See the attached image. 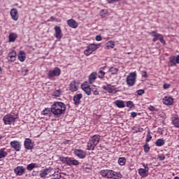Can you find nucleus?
Returning <instances> with one entry per match:
<instances>
[{
  "mask_svg": "<svg viewBox=\"0 0 179 179\" xmlns=\"http://www.w3.org/2000/svg\"><path fill=\"white\" fill-rule=\"evenodd\" d=\"M51 111L55 117H59L62 115V114H65V111H66V105L64 103V102H55L50 108H46L45 111Z\"/></svg>",
  "mask_w": 179,
  "mask_h": 179,
  "instance_id": "obj_1",
  "label": "nucleus"
},
{
  "mask_svg": "<svg viewBox=\"0 0 179 179\" xmlns=\"http://www.w3.org/2000/svg\"><path fill=\"white\" fill-rule=\"evenodd\" d=\"M100 142V135L95 134L91 137L87 143V150H94V148Z\"/></svg>",
  "mask_w": 179,
  "mask_h": 179,
  "instance_id": "obj_2",
  "label": "nucleus"
},
{
  "mask_svg": "<svg viewBox=\"0 0 179 179\" xmlns=\"http://www.w3.org/2000/svg\"><path fill=\"white\" fill-rule=\"evenodd\" d=\"M59 160H60L61 162L63 163V164H66V166H79L80 164V162L76 159L74 157H60L59 158Z\"/></svg>",
  "mask_w": 179,
  "mask_h": 179,
  "instance_id": "obj_3",
  "label": "nucleus"
},
{
  "mask_svg": "<svg viewBox=\"0 0 179 179\" xmlns=\"http://www.w3.org/2000/svg\"><path fill=\"white\" fill-rule=\"evenodd\" d=\"M126 83L127 86L129 87H132V86H135V83H136V72L130 73L126 78Z\"/></svg>",
  "mask_w": 179,
  "mask_h": 179,
  "instance_id": "obj_4",
  "label": "nucleus"
},
{
  "mask_svg": "<svg viewBox=\"0 0 179 179\" xmlns=\"http://www.w3.org/2000/svg\"><path fill=\"white\" fill-rule=\"evenodd\" d=\"M100 44H96V43H91L88 46H87L86 49L84 51L85 55L86 57H89V55H91V54H93L96 50H98L99 48Z\"/></svg>",
  "mask_w": 179,
  "mask_h": 179,
  "instance_id": "obj_5",
  "label": "nucleus"
},
{
  "mask_svg": "<svg viewBox=\"0 0 179 179\" xmlns=\"http://www.w3.org/2000/svg\"><path fill=\"white\" fill-rule=\"evenodd\" d=\"M143 167L144 168H140L138 171L139 176L142 177V178H145V177H148L149 176V165L148 164H143Z\"/></svg>",
  "mask_w": 179,
  "mask_h": 179,
  "instance_id": "obj_6",
  "label": "nucleus"
},
{
  "mask_svg": "<svg viewBox=\"0 0 179 179\" xmlns=\"http://www.w3.org/2000/svg\"><path fill=\"white\" fill-rule=\"evenodd\" d=\"M3 121L5 125H11L15 122V121H16V117H13L11 114H8L4 115Z\"/></svg>",
  "mask_w": 179,
  "mask_h": 179,
  "instance_id": "obj_7",
  "label": "nucleus"
},
{
  "mask_svg": "<svg viewBox=\"0 0 179 179\" xmlns=\"http://www.w3.org/2000/svg\"><path fill=\"white\" fill-rule=\"evenodd\" d=\"M61 75V69L55 67L54 69L48 71L49 79H52L55 76H59Z\"/></svg>",
  "mask_w": 179,
  "mask_h": 179,
  "instance_id": "obj_8",
  "label": "nucleus"
},
{
  "mask_svg": "<svg viewBox=\"0 0 179 179\" xmlns=\"http://www.w3.org/2000/svg\"><path fill=\"white\" fill-rule=\"evenodd\" d=\"M102 89H103V90H106L108 93H110L111 94H115L117 93L115 86L111 85L110 84L102 86Z\"/></svg>",
  "mask_w": 179,
  "mask_h": 179,
  "instance_id": "obj_9",
  "label": "nucleus"
},
{
  "mask_svg": "<svg viewBox=\"0 0 179 179\" xmlns=\"http://www.w3.org/2000/svg\"><path fill=\"white\" fill-rule=\"evenodd\" d=\"M10 145L15 152H20L22 149V144L18 141H13L10 143Z\"/></svg>",
  "mask_w": 179,
  "mask_h": 179,
  "instance_id": "obj_10",
  "label": "nucleus"
},
{
  "mask_svg": "<svg viewBox=\"0 0 179 179\" xmlns=\"http://www.w3.org/2000/svg\"><path fill=\"white\" fill-rule=\"evenodd\" d=\"M100 174L105 178H113V170L104 169L100 171Z\"/></svg>",
  "mask_w": 179,
  "mask_h": 179,
  "instance_id": "obj_11",
  "label": "nucleus"
},
{
  "mask_svg": "<svg viewBox=\"0 0 179 179\" xmlns=\"http://www.w3.org/2000/svg\"><path fill=\"white\" fill-rule=\"evenodd\" d=\"M73 153L79 159H85L86 157V152L83 150L75 149Z\"/></svg>",
  "mask_w": 179,
  "mask_h": 179,
  "instance_id": "obj_12",
  "label": "nucleus"
},
{
  "mask_svg": "<svg viewBox=\"0 0 179 179\" xmlns=\"http://www.w3.org/2000/svg\"><path fill=\"white\" fill-rule=\"evenodd\" d=\"M179 64V55L172 56L169 58V66H176Z\"/></svg>",
  "mask_w": 179,
  "mask_h": 179,
  "instance_id": "obj_13",
  "label": "nucleus"
},
{
  "mask_svg": "<svg viewBox=\"0 0 179 179\" xmlns=\"http://www.w3.org/2000/svg\"><path fill=\"white\" fill-rule=\"evenodd\" d=\"M57 174H59L58 173H56V171L51 167L46 168L45 169V176L46 178H50V177L53 176L56 177Z\"/></svg>",
  "mask_w": 179,
  "mask_h": 179,
  "instance_id": "obj_14",
  "label": "nucleus"
},
{
  "mask_svg": "<svg viewBox=\"0 0 179 179\" xmlns=\"http://www.w3.org/2000/svg\"><path fill=\"white\" fill-rule=\"evenodd\" d=\"M55 36L57 40H61L62 38V30L61 27L56 26L55 27Z\"/></svg>",
  "mask_w": 179,
  "mask_h": 179,
  "instance_id": "obj_15",
  "label": "nucleus"
},
{
  "mask_svg": "<svg viewBox=\"0 0 179 179\" xmlns=\"http://www.w3.org/2000/svg\"><path fill=\"white\" fill-rule=\"evenodd\" d=\"M162 101L165 106H173L174 99L171 96H164L162 99Z\"/></svg>",
  "mask_w": 179,
  "mask_h": 179,
  "instance_id": "obj_16",
  "label": "nucleus"
},
{
  "mask_svg": "<svg viewBox=\"0 0 179 179\" xmlns=\"http://www.w3.org/2000/svg\"><path fill=\"white\" fill-rule=\"evenodd\" d=\"M150 34L151 36H152V37H154L152 38V41L153 43H156L157 41V40H160L161 38L163 36V35L158 34L157 31H152L150 33Z\"/></svg>",
  "mask_w": 179,
  "mask_h": 179,
  "instance_id": "obj_17",
  "label": "nucleus"
},
{
  "mask_svg": "<svg viewBox=\"0 0 179 179\" xmlns=\"http://www.w3.org/2000/svg\"><path fill=\"white\" fill-rule=\"evenodd\" d=\"M24 146L25 149H27L28 150H31V149H33V142L31 141V139L26 138L24 142Z\"/></svg>",
  "mask_w": 179,
  "mask_h": 179,
  "instance_id": "obj_18",
  "label": "nucleus"
},
{
  "mask_svg": "<svg viewBox=\"0 0 179 179\" xmlns=\"http://www.w3.org/2000/svg\"><path fill=\"white\" fill-rule=\"evenodd\" d=\"M96 79H97V73L96 72H92L89 76V80L88 82L90 85H93L96 82Z\"/></svg>",
  "mask_w": 179,
  "mask_h": 179,
  "instance_id": "obj_19",
  "label": "nucleus"
},
{
  "mask_svg": "<svg viewBox=\"0 0 179 179\" xmlns=\"http://www.w3.org/2000/svg\"><path fill=\"white\" fill-rule=\"evenodd\" d=\"M25 169L23 166H17L14 169V172L17 176H23L24 174Z\"/></svg>",
  "mask_w": 179,
  "mask_h": 179,
  "instance_id": "obj_20",
  "label": "nucleus"
},
{
  "mask_svg": "<svg viewBox=\"0 0 179 179\" xmlns=\"http://www.w3.org/2000/svg\"><path fill=\"white\" fill-rule=\"evenodd\" d=\"M67 24L69 27H71V29H77L78 26H79V24L73 19L68 20Z\"/></svg>",
  "mask_w": 179,
  "mask_h": 179,
  "instance_id": "obj_21",
  "label": "nucleus"
},
{
  "mask_svg": "<svg viewBox=\"0 0 179 179\" xmlns=\"http://www.w3.org/2000/svg\"><path fill=\"white\" fill-rule=\"evenodd\" d=\"M83 97L82 94H77L73 96V101L75 106H79L80 104V99Z\"/></svg>",
  "mask_w": 179,
  "mask_h": 179,
  "instance_id": "obj_22",
  "label": "nucleus"
},
{
  "mask_svg": "<svg viewBox=\"0 0 179 179\" xmlns=\"http://www.w3.org/2000/svg\"><path fill=\"white\" fill-rule=\"evenodd\" d=\"M10 13L13 20H17V19H19V13L17 12V9L16 8L11 9Z\"/></svg>",
  "mask_w": 179,
  "mask_h": 179,
  "instance_id": "obj_23",
  "label": "nucleus"
},
{
  "mask_svg": "<svg viewBox=\"0 0 179 179\" xmlns=\"http://www.w3.org/2000/svg\"><path fill=\"white\" fill-rule=\"evenodd\" d=\"M8 61H11V62H13L16 61V51L12 50L8 54L7 57Z\"/></svg>",
  "mask_w": 179,
  "mask_h": 179,
  "instance_id": "obj_24",
  "label": "nucleus"
},
{
  "mask_svg": "<svg viewBox=\"0 0 179 179\" xmlns=\"http://www.w3.org/2000/svg\"><path fill=\"white\" fill-rule=\"evenodd\" d=\"M78 83H76V81H72L69 84V90L70 92H78Z\"/></svg>",
  "mask_w": 179,
  "mask_h": 179,
  "instance_id": "obj_25",
  "label": "nucleus"
},
{
  "mask_svg": "<svg viewBox=\"0 0 179 179\" xmlns=\"http://www.w3.org/2000/svg\"><path fill=\"white\" fill-rule=\"evenodd\" d=\"M115 47V41H109L105 43V50H111Z\"/></svg>",
  "mask_w": 179,
  "mask_h": 179,
  "instance_id": "obj_26",
  "label": "nucleus"
},
{
  "mask_svg": "<svg viewBox=\"0 0 179 179\" xmlns=\"http://www.w3.org/2000/svg\"><path fill=\"white\" fill-rule=\"evenodd\" d=\"M114 104L118 107V108H125V101L122 100H116L114 102Z\"/></svg>",
  "mask_w": 179,
  "mask_h": 179,
  "instance_id": "obj_27",
  "label": "nucleus"
},
{
  "mask_svg": "<svg viewBox=\"0 0 179 179\" xmlns=\"http://www.w3.org/2000/svg\"><path fill=\"white\" fill-rule=\"evenodd\" d=\"M172 124L176 128H179V117L178 116H173L171 119Z\"/></svg>",
  "mask_w": 179,
  "mask_h": 179,
  "instance_id": "obj_28",
  "label": "nucleus"
},
{
  "mask_svg": "<svg viewBox=\"0 0 179 179\" xmlns=\"http://www.w3.org/2000/svg\"><path fill=\"white\" fill-rule=\"evenodd\" d=\"M8 38L10 43H15V41H16V39L17 38V34L15 33H10L9 34Z\"/></svg>",
  "mask_w": 179,
  "mask_h": 179,
  "instance_id": "obj_29",
  "label": "nucleus"
},
{
  "mask_svg": "<svg viewBox=\"0 0 179 179\" xmlns=\"http://www.w3.org/2000/svg\"><path fill=\"white\" fill-rule=\"evenodd\" d=\"M18 59L21 62H24V59H26V53H24V51H20L18 54Z\"/></svg>",
  "mask_w": 179,
  "mask_h": 179,
  "instance_id": "obj_30",
  "label": "nucleus"
},
{
  "mask_svg": "<svg viewBox=\"0 0 179 179\" xmlns=\"http://www.w3.org/2000/svg\"><path fill=\"white\" fill-rule=\"evenodd\" d=\"M112 178L118 179L122 178V175L119 172L112 171Z\"/></svg>",
  "mask_w": 179,
  "mask_h": 179,
  "instance_id": "obj_31",
  "label": "nucleus"
},
{
  "mask_svg": "<svg viewBox=\"0 0 179 179\" xmlns=\"http://www.w3.org/2000/svg\"><path fill=\"white\" fill-rule=\"evenodd\" d=\"M118 163L120 166H125L127 163V158L122 157L118 159Z\"/></svg>",
  "mask_w": 179,
  "mask_h": 179,
  "instance_id": "obj_32",
  "label": "nucleus"
},
{
  "mask_svg": "<svg viewBox=\"0 0 179 179\" xmlns=\"http://www.w3.org/2000/svg\"><path fill=\"white\" fill-rule=\"evenodd\" d=\"M164 143H166V142L164 141V140H163V138H159L157 140L155 145L156 146L161 147L163 146Z\"/></svg>",
  "mask_w": 179,
  "mask_h": 179,
  "instance_id": "obj_33",
  "label": "nucleus"
},
{
  "mask_svg": "<svg viewBox=\"0 0 179 179\" xmlns=\"http://www.w3.org/2000/svg\"><path fill=\"white\" fill-rule=\"evenodd\" d=\"M5 150V148H1L0 150V159H3L4 157H6L8 152H6Z\"/></svg>",
  "mask_w": 179,
  "mask_h": 179,
  "instance_id": "obj_34",
  "label": "nucleus"
},
{
  "mask_svg": "<svg viewBox=\"0 0 179 179\" xmlns=\"http://www.w3.org/2000/svg\"><path fill=\"white\" fill-rule=\"evenodd\" d=\"M61 94H62V90L61 89L57 90L52 93V96H54V97H59Z\"/></svg>",
  "mask_w": 179,
  "mask_h": 179,
  "instance_id": "obj_35",
  "label": "nucleus"
},
{
  "mask_svg": "<svg viewBox=\"0 0 179 179\" xmlns=\"http://www.w3.org/2000/svg\"><path fill=\"white\" fill-rule=\"evenodd\" d=\"M97 75H98V78L99 79H104V76H106V72L103 71V70H101V69H100Z\"/></svg>",
  "mask_w": 179,
  "mask_h": 179,
  "instance_id": "obj_36",
  "label": "nucleus"
},
{
  "mask_svg": "<svg viewBox=\"0 0 179 179\" xmlns=\"http://www.w3.org/2000/svg\"><path fill=\"white\" fill-rule=\"evenodd\" d=\"M132 130L134 131L136 134H138V132H142V131H143V128H141L139 126H134L133 127Z\"/></svg>",
  "mask_w": 179,
  "mask_h": 179,
  "instance_id": "obj_37",
  "label": "nucleus"
},
{
  "mask_svg": "<svg viewBox=\"0 0 179 179\" xmlns=\"http://www.w3.org/2000/svg\"><path fill=\"white\" fill-rule=\"evenodd\" d=\"M91 92H92L94 96H99V90H97L96 85H93V87L91 89Z\"/></svg>",
  "mask_w": 179,
  "mask_h": 179,
  "instance_id": "obj_38",
  "label": "nucleus"
},
{
  "mask_svg": "<svg viewBox=\"0 0 179 179\" xmlns=\"http://www.w3.org/2000/svg\"><path fill=\"white\" fill-rule=\"evenodd\" d=\"M83 90L87 96H90V94H92V88H90V87H88V88L84 87Z\"/></svg>",
  "mask_w": 179,
  "mask_h": 179,
  "instance_id": "obj_39",
  "label": "nucleus"
},
{
  "mask_svg": "<svg viewBox=\"0 0 179 179\" xmlns=\"http://www.w3.org/2000/svg\"><path fill=\"white\" fill-rule=\"evenodd\" d=\"M126 106L128 107V108H132L133 107H135V104H134L132 101H128L126 102Z\"/></svg>",
  "mask_w": 179,
  "mask_h": 179,
  "instance_id": "obj_40",
  "label": "nucleus"
},
{
  "mask_svg": "<svg viewBox=\"0 0 179 179\" xmlns=\"http://www.w3.org/2000/svg\"><path fill=\"white\" fill-rule=\"evenodd\" d=\"M108 72H110L112 75H115L117 72H118V69L115 68V67H111L109 70Z\"/></svg>",
  "mask_w": 179,
  "mask_h": 179,
  "instance_id": "obj_41",
  "label": "nucleus"
},
{
  "mask_svg": "<svg viewBox=\"0 0 179 179\" xmlns=\"http://www.w3.org/2000/svg\"><path fill=\"white\" fill-rule=\"evenodd\" d=\"M36 164H30L27 166V169H28L29 171H31V170H33V169H34V167H36Z\"/></svg>",
  "mask_w": 179,
  "mask_h": 179,
  "instance_id": "obj_42",
  "label": "nucleus"
},
{
  "mask_svg": "<svg viewBox=\"0 0 179 179\" xmlns=\"http://www.w3.org/2000/svg\"><path fill=\"white\" fill-rule=\"evenodd\" d=\"M143 148H144L145 153H148L149 152V150H150V147H149V144H148V143L144 145Z\"/></svg>",
  "mask_w": 179,
  "mask_h": 179,
  "instance_id": "obj_43",
  "label": "nucleus"
},
{
  "mask_svg": "<svg viewBox=\"0 0 179 179\" xmlns=\"http://www.w3.org/2000/svg\"><path fill=\"white\" fill-rule=\"evenodd\" d=\"M150 141H152V135H150V133L148 131L145 139V142H150Z\"/></svg>",
  "mask_w": 179,
  "mask_h": 179,
  "instance_id": "obj_44",
  "label": "nucleus"
},
{
  "mask_svg": "<svg viewBox=\"0 0 179 179\" xmlns=\"http://www.w3.org/2000/svg\"><path fill=\"white\" fill-rule=\"evenodd\" d=\"M85 87L86 89L88 88V87H90V85H89V83H87V82H85L83 84H82L81 88L83 90V89H85Z\"/></svg>",
  "mask_w": 179,
  "mask_h": 179,
  "instance_id": "obj_45",
  "label": "nucleus"
},
{
  "mask_svg": "<svg viewBox=\"0 0 179 179\" xmlns=\"http://www.w3.org/2000/svg\"><path fill=\"white\" fill-rule=\"evenodd\" d=\"M138 96H142V94H145V90H138L136 91Z\"/></svg>",
  "mask_w": 179,
  "mask_h": 179,
  "instance_id": "obj_46",
  "label": "nucleus"
},
{
  "mask_svg": "<svg viewBox=\"0 0 179 179\" xmlns=\"http://www.w3.org/2000/svg\"><path fill=\"white\" fill-rule=\"evenodd\" d=\"M158 159L161 160V162H163L166 159V156L164 155H160L158 156Z\"/></svg>",
  "mask_w": 179,
  "mask_h": 179,
  "instance_id": "obj_47",
  "label": "nucleus"
},
{
  "mask_svg": "<svg viewBox=\"0 0 179 179\" xmlns=\"http://www.w3.org/2000/svg\"><path fill=\"white\" fill-rule=\"evenodd\" d=\"M160 43H162V44H163L164 45H166V41H164V38L162 36V37L159 39Z\"/></svg>",
  "mask_w": 179,
  "mask_h": 179,
  "instance_id": "obj_48",
  "label": "nucleus"
},
{
  "mask_svg": "<svg viewBox=\"0 0 179 179\" xmlns=\"http://www.w3.org/2000/svg\"><path fill=\"white\" fill-rule=\"evenodd\" d=\"M141 76H143V78H148V72L142 71L141 72Z\"/></svg>",
  "mask_w": 179,
  "mask_h": 179,
  "instance_id": "obj_49",
  "label": "nucleus"
},
{
  "mask_svg": "<svg viewBox=\"0 0 179 179\" xmlns=\"http://www.w3.org/2000/svg\"><path fill=\"white\" fill-rule=\"evenodd\" d=\"M101 40H103V38H101V36L97 35V36H96V41H101Z\"/></svg>",
  "mask_w": 179,
  "mask_h": 179,
  "instance_id": "obj_50",
  "label": "nucleus"
},
{
  "mask_svg": "<svg viewBox=\"0 0 179 179\" xmlns=\"http://www.w3.org/2000/svg\"><path fill=\"white\" fill-rule=\"evenodd\" d=\"M136 115H138V113L136 112H131V117L132 118H135V117H136Z\"/></svg>",
  "mask_w": 179,
  "mask_h": 179,
  "instance_id": "obj_51",
  "label": "nucleus"
},
{
  "mask_svg": "<svg viewBox=\"0 0 179 179\" xmlns=\"http://www.w3.org/2000/svg\"><path fill=\"white\" fill-rule=\"evenodd\" d=\"M170 87V84H168V83H164L163 85V88L164 89H169Z\"/></svg>",
  "mask_w": 179,
  "mask_h": 179,
  "instance_id": "obj_52",
  "label": "nucleus"
},
{
  "mask_svg": "<svg viewBox=\"0 0 179 179\" xmlns=\"http://www.w3.org/2000/svg\"><path fill=\"white\" fill-rule=\"evenodd\" d=\"M121 0H108V3H114V2H120Z\"/></svg>",
  "mask_w": 179,
  "mask_h": 179,
  "instance_id": "obj_53",
  "label": "nucleus"
},
{
  "mask_svg": "<svg viewBox=\"0 0 179 179\" xmlns=\"http://www.w3.org/2000/svg\"><path fill=\"white\" fill-rule=\"evenodd\" d=\"M149 110L150 111H156V108H155V106H150L149 107Z\"/></svg>",
  "mask_w": 179,
  "mask_h": 179,
  "instance_id": "obj_54",
  "label": "nucleus"
},
{
  "mask_svg": "<svg viewBox=\"0 0 179 179\" xmlns=\"http://www.w3.org/2000/svg\"><path fill=\"white\" fill-rule=\"evenodd\" d=\"M40 176H41V178L44 177V173H41Z\"/></svg>",
  "mask_w": 179,
  "mask_h": 179,
  "instance_id": "obj_55",
  "label": "nucleus"
},
{
  "mask_svg": "<svg viewBox=\"0 0 179 179\" xmlns=\"http://www.w3.org/2000/svg\"><path fill=\"white\" fill-rule=\"evenodd\" d=\"M84 169H85V170H87V169H88V170H90V168L84 167Z\"/></svg>",
  "mask_w": 179,
  "mask_h": 179,
  "instance_id": "obj_56",
  "label": "nucleus"
},
{
  "mask_svg": "<svg viewBox=\"0 0 179 179\" xmlns=\"http://www.w3.org/2000/svg\"><path fill=\"white\" fill-rule=\"evenodd\" d=\"M23 72L27 73V69H24Z\"/></svg>",
  "mask_w": 179,
  "mask_h": 179,
  "instance_id": "obj_57",
  "label": "nucleus"
},
{
  "mask_svg": "<svg viewBox=\"0 0 179 179\" xmlns=\"http://www.w3.org/2000/svg\"><path fill=\"white\" fill-rule=\"evenodd\" d=\"M43 113L44 115H45V109H44V110H43Z\"/></svg>",
  "mask_w": 179,
  "mask_h": 179,
  "instance_id": "obj_58",
  "label": "nucleus"
},
{
  "mask_svg": "<svg viewBox=\"0 0 179 179\" xmlns=\"http://www.w3.org/2000/svg\"><path fill=\"white\" fill-rule=\"evenodd\" d=\"M173 179H179V178H178V176H176Z\"/></svg>",
  "mask_w": 179,
  "mask_h": 179,
  "instance_id": "obj_59",
  "label": "nucleus"
},
{
  "mask_svg": "<svg viewBox=\"0 0 179 179\" xmlns=\"http://www.w3.org/2000/svg\"><path fill=\"white\" fill-rule=\"evenodd\" d=\"M101 15L102 16V17H106V16H104V15H101Z\"/></svg>",
  "mask_w": 179,
  "mask_h": 179,
  "instance_id": "obj_60",
  "label": "nucleus"
},
{
  "mask_svg": "<svg viewBox=\"0 0 179 179\" xmlns=\"http://www.w3.org/2000/svg\"><path fill=\"white\" fill-rule=\"evenodd\" d=\"M43 173H45V169H43Z\"/></svg>",
  "mask_w": 179,
  "mask_h": 179,
  "instance_id": "obj_61",
  "label": "nucleus"
},
{
  "mask_svg": "<svg viewBox=\"0 0 179 179\" xmlns=\"http://www.w3.org/2000/svg\"><path fill=\"white\" fill-rule=\"evenodd\" d=\"M1 139H2V136H0V141H1Z\"/></svg>",
  "mask_w": 179,
  "mask_h": 179,
  "instance_id": "obj_62",
  "label": "nucleus"
},
{
  "mask_svg": "<svg viewBox=\"0 0 179 179\" xmlns=\"http://www.w3.org/2000/svg\"><path fill=\"white\" fill-rule=\"evenodd\" d=\"M51 19H52L54 20V17H51Z\"/></svg>",
  "mask_w": 179,
  "mask_h": 179,
  "instance_id": "obj_63",
  "label": "nucleus"
},
{
  "mask_svg": "<svg viewBox=\"0 0 179 179\" xmlns=\"http://www.w3.org/2000/svg\"><path fill=\"white\" fill-rule=\"evenodd\" d=\"M54 20H56V22H57V19H54Z\"/></svg>",
  "mask_w": 179,
  "mask_h": 179,
  "instance_id": "obj_64",
  "label": "nucleus"
}]
</instances>
